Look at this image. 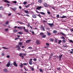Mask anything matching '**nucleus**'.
<instances>
[{
    "label": "nucleus",
    "instance_id": "nucleus-55",
    "mask_svg": "<svg viewBox=\"0 0 73 73\" xmlns=\"http://www.w3.org/2000/svg\"><path fill=\"white\" fill-rule=\"evenodd\" d=\"M8 16H11V13H9V14H8Z\"/></svg>",
    "mask_w": 73,
    "mask_h": 73
},
{
    "label": "nucleus",
    "instance_id": "nucleus-63",
    "mask_svg": "<svg viewBox=\"0 0 73 73\" xmlns=\"http://www.w3.org/2000/svg\"><path fill=\"white\" fill-rule=\"evenodd\" d=\"M26 55H27V54H23V56H26Z\"/></svg>",
    "mask_w": 73,
    "mask_h": 73
},
{
    "label": "nucleus",
    "instance_id": "nucleus-45",
    "mask_svg": "<svg viewBox=\"0 0 73 73\" xmlns=\"http://www.w3.org/2000/svg\"><path fill=\"white\" fill-rule=\"evenodd\" d=\"M20 66H21V67L23 68V64H21V65H20Z\"/></svg>",
    "mask_w": 73,
    "mask_h": 73
},
{
    "label": "nucleus",
    "instance_id": "nucleus-43",
    "mask_svg": "<svg viewBox=\"0 0 73 73\" xmlns=\"http://www.w3.org/2000/svg\"><path fill=\"white\" fill-rule=\"evenodd\" d=\"M59 17H60V15H58L56 16V17L57 18H59Z\"/></svg>",
    "mask_w": 73,
    "mask_h": 73
},
{
    "label": "nucleus",
    "instance_id": "nucleus-3",
    "mask_svg": "<svg viewBox=\"0 0 73 73\" xmlns=\"http://www.w3.org/2000/svg\"><path fill=\"white\" fill-rule=\"evenodd\" d=\"M32 60L33 59H30L29 60V64L30 65H32Z\"/></svg>",
    "mask_w": 73,
    "mask_h": 73
},
{
    "label": "nucleus",
    "instance_id": "nucleus-21",
    "mask_svg": "<svg viewBox=\"0 0 73 73\" xmlns=\"http://www.w3.org/2000/svg\"><path fill=\"white\" fill-rule=\"evenodd\" d=\"M25 32H27V33H29V32H28L29 31L28 29H26L25 30Z\"/></svg>",
    "mask_w": 73,
    "mask_h": 73
},
{
    "label": "nucleus",
    "instance_id": "nucleus-35",
    "mask_svg": "<svg viewBox=\"0 0 73 73\" xmlns=\"http://www.w3.org/2000/svg\"><path fill=\"white\" fill-rule=\"evenodd\" d=\"M8 23H9V21H7L5 23L6 25H7L8 24Z\"/></svg>",
    "mask_w": 73,
    "mask_h": 73
},
{
    "label": "nucleus",
    "instance_id": "nucleus-10",
    "mask_svg": "<svg viewBox=\"0 0 73 73\" xmlns=\"http://www.w3.org/2000/svg\"><path fill=\"white\" fill-rule=\"evenodd\" d=\"M19 56L20 57H22V59H23L24 57V56H23V55L22 54H19Z\"/></svg>",
    "mask_w": 73,
    "mask_h": 73
},
{
    "label": "nucleus",
    "instance_id": "nucleus-54",
    "mask_svg": "<svg viewBox=\"0 0 73 73\" xmlns=\"http://www.w3.org/2000/svg\"><path fill=\"white\" fill-rule=\"evenodd\" d=\"M46 45H47L48 46H49V44L48 43H46Z\"/></svg>",
    "mask_w": 73,
    "mask_h": 73
},
{
    "label": "nucleus",
    "instance_id": "nucleus-26",
    "mask_svg": "<svg viewBox=\"0 0 73 73\" xmlns=\"http://www.w3.org/2000/svg\"><path fill=\"white\" fill-rule=\"evenodd\" d=\"M55 42H56V43H57V40H58V39H57L56 38L55 39Z\"/></svg>",
    "mask_w": 73,
    "mask_h": 73
},
{
    "label": "nucleus",
    "instance_id": "nucleus-31",
    "mask_svg": "<svg viewBox=\"0 0 73 73\" xmlns=\"http://www.w3.org/2000/svg\"><path fill=\"white\" fill-rule=\"evenodd\" d=\"M19 34H20V35H22L23 34V33L22 32H19Z\"/></svg>",
    "mask_w": 73,
    "mask_h": 73
},
{
    "label": "nucleus",
    "instance_id": "nucleus-1",
    "mask_svg": "<svg viewBox=\"0 0 73 73\" xmlns=\"http://www.w3.org/2000/svg\"><path fill=\"white\" fill-rule=\"evenodd\" d=\"M36 43L37 45H40V44H41L40 41V40H37L36 41Z\"/></svg>",
    "mask_w": 73,
    "mask_h": 73
},
{
    "label": "nucleus",
    "instance_id": "nucleus-62",
    "mask_svg": "<svg viewBox=\"0 0 73 73\" xmlns=\"http://www.w3.org/2000/svg\"><path fill=\"white\" fill-rule=\"evenodd\" d=\"M18 39H19L18 38H16L15 39V40H18Z\"/></svg>",
    "mask_w": 73,
    "mask_h": 73
},
{
    "label": "nucleus",
    "instance_id": "nucleus-19",
    "mask_svg": "<svg viewBox=\"0 0 73 73\" xmlns=\"http://www.w3.org/2000/svg\"><path fill=\"white\" fill-rule=\"evenodd\" d=\"M39 70L40 72H41V73H42V72H43V70H42L41 68L39 69Z\"/></svg>",
    "mask_w": 73,
    "mask_h": 73
},
{
    "label": "nucleus",
    "instance_id": "nucleus-22",
    "mask_svg": "<svg viewBox=\"0 0 73 73\" xmlns=\"http://www.w3.org/2000/svg\"><path fill=\"white\" fill-rule=\"evenodd\" d=\"M2 48H3V49H9V48H7L5 47H2Z\"/></svg>",
    "mask_w": 73,
    "mask_h": 73
},
{
    "label": "nucleus",
    "instance_id": "nucleus-53",
    "mask_svg": "<svg viewBox=\"0 0 73 73\" xmlns=\"http://www.w3.org/2000/svg\"><path fill=\"white\" fill-rule=\"evenodd\" d=\"M24 16H28V17H29V15L27 14L25 15H24Z\"/></svg>",
    "mask_w": 73,
    "mask_h": 73
},
{
    "label": "nucleus",
    "instance_id": "nucleus-59",
    "mask_svg": "<svg viewBox=\"0 0 73 73\" xmlns=\"http://www.w3.org/2000/svg\"><path fill=\"white\" fill-rule=\"evenodd\" d=\"M5 54L4 53H2V56H4Z\"/></svg>",
    "mask_w": 73,
    "mask_h": 73
},
{
    "label": "nucleus",
    "instance_id": "nucleus-6",
    "mask_svg": "<svg viewBox=\"0 0 73 73\" xmlns=\"http://www.w3.org/2000/svg\"><path fill=\"white\" fill-rule=\"evenodd\" d=\"M3 1H4V2H5V3H10V2L8 1L7 0H3Z\"/></svg>",
    "mask_w": 73,
    "mask_h": 73
},
{
    "label": "nucleus",
    "instance_id": "nucleus-47",
    "mask_svg": "<svg viewBox=\"0 0 73 73\" xmlns=\"http://www.w3.org/2000/svg\"><path fill=\"white\" fill-rule=\"evenodd\" d=\"M28 49H32V48L31 47H29L28 48Z\"/></svg>",
    "mask_w": 73,
    "mask_h": 73
},
{
    "label": "nucleus",
    "instance_id": "nucleus-48",
    "mask_svg": "<svg viewBox=\"0 0 73 73\" xmlns=\"http://www.w3.org/2000/svg\"><path fill=\"white\" fill-rule=\"evenodd\" d=\"M19 23L20 24H23V23L21 22H19Z\"/></svg>",
    "mask_w": 73,
    "mask_h": 73
},
{
    "label": "nucleus",
    "instance_id": "nucleus-23",
    "mask_svg": "<svg viewBox=\"0 0 73 73\" xmlns=\"http://www.w3.org/2000/svg\"><path fill=\"white\" fill-rule=\"evenodd\" d=\"M46 35H44L42 37V38H45V37H46Z\"/></svg>",
    "mask_w": 73,
    "mask_h": 73
},
{
    "label": "nucleus",
    "instance_id": "nucleus-2",
    "mask_svg": "<svg viewBox=\"0 0 73 73\" xmlns=\"http://www.w3.org/2000/svg\"><path fill=\"white\" fill-rule=\"evenodd\" d=\"M48 25H49L50 27H54V24L53 23H48Z\"/></svg>",
    "mask_w": 73,
    "mask_h": 73
},
{
    "label": "nucleus",
    "instance_id": "nucleus-39",
    "mask_svg": "<svg viewBox=\"0 0 73 73\" xmlns=\"http://www.w3.org/2000/svg\"><path fill=\"white\" fill-rule=\"evenodd\" d=\"M22 28H23L22 27H19V29H20L21 30L22 29Z\"/></svg>",
    "mask_w": 73,
    "mask_h": 73
},
{
    "label": "nucleus",
    "instance_id": "nucleus-12",
    "mask_svg": "<svg viewBox=\"0 0 73 73\" xmlns=\"http://www.w3.org/2000/svg\"><path fill=\"white\" fill-rule=\"evenodd\" d=\"M32 17H33V18H36L37 17V16H36V15L35 14H34L33 15Z\"/></svg>",
    "mask_w": 73,
    "mask_h": 73
},
{
    "label": "nucleus",
    "instance_id": "nucleus-14",
    "mask_svg": "<svg viewBox=\"0 0 73 73\" xmlns=\"http://www.w3.org/2000/svg\"><path fill=\"white\" fill-rule=\"evenodd\" d=\"M31 41V40H27L26 41V43H28V42H30V41Z\"/></svg>",
    "mask_w": 73,
    "mask_h": 73
},
{
    "label": "nucleus",
    "instance_id": "nucleus-61",
    "mask_svg": "<svg viewBox=\"0 0 73 73\" xmlns=\"http://www.w3.org/2000/svg\"><path fill=\"white\" fill-rule=\"evenodd\" d=\"M10 57L9 56H8V55H7L6 57H7V58H9Z\"/></svg>",
    "mask_w": 73,
    "mask_h": 73
},
{
    "label": "nucleus",
    "instance_id": "nucleus-56",
    "mask_svg": "<svg viewBox=\"0 0 73 73\" xmlns=\"http://www.w3.org/2000/svg\"><path fill=\"white\" fill-rule=\"evenodd\" d=\"M33 60L34 61H37V59L36 58H34L33 59Z\"/></svg>",
    "mask_w": 73,
    "mask_h": 73
},
{
    "label": "nucleus",
    "instance_id": "nucleus-18",
    "mask_svg": "<svg viewBox=\"0 0 73 73\" xmlns=\"http://www.w3.org/2000/svg\"><path fill=\"white\" fill-rule=\"evenodd\" d=\"M66 17V16H63L60 17V18H61V19H64V18H65V17Z\"/></svg>",
    "mask_w": 73,
    "mask_h": 73
},
{
    "label": "nucleus",
    "instance_id": "nucleus-11",
    "mask_svg": "<svg viewBox=\"0 0 73 73\" xmlns=\"http://www.w3.org/2000/svg\"><path fill=\"white\" fill-rule=\"evenodd\" d=\"M60 33L61 34V35H62V36H66V35L65 34L63 33L62 32H60Z\"/></svg>",
    "mask_w": 73,
    "mask_h": 73
},
{
    "label": "nucleus",
    "instance_id": "nucleus-24",
    "mask_svg": "<svg viewBox=\"0 0 73 73\" xmlns=\"http://www.w3.org/2000/svg\"><path fill=\"white\" fill-rule=\"evenodd\" d=\"M23 4L24 5H26V4H27V1H24V3H23Z\"/></svg>",
    "mask_w": 73,
    "mask_h": 73
},
{
    "label": "nucleus",
    "instance_id": "nucleus-9",
    "mask_svg": "<svg viewBox=\"0 0 73 73\" xmlns=\"http://www.w3.org/2000/svg\"><path fill=\"white\" fill-rule=\"evenodd\" d=\"M41 8H42L41 7H37L36 8V9L40 11V9H41Z\"/></svg>",
    "mask_w": 73,
    "mask_h": 73
},
{
    "label": "nucleus",
    "instance_id": "nucleus-20",
    "mask_svg": "<svg viewBox=\"0 0 73 73\" xmlns=\"http://www.w3.org/2000/svg\"><path fill=\"white\" fill-rule=\"evenodd\" d=\"M50 40L51 41V42H53L54 41V39L52 38H50Z\"/></svg>",
    "mask_w": 73,
    "mask_h": 73
},
{
    "label": "nucleus",
    "instance_id": "nucleus-36",
    "mask_svg": "<svg viewBox=\"0 0 73 73\" xmlns=\"http://www.w3.org/2000/svg\"><path fill=\"white\" fill-rule=\"evenodd\" d=\"M53 55V54H52L50 56V58H51V57H52V55Z\"/></svg>",
    "mask_w": 73,
    "mask_h": 73
},
{
    "label": "nucleus",
    "instance_id": "nucleus-50",
    "mask_svg": "<svg viewBox=\"0 0 73 73\" xmlns=\"http://www.w3.org/2000/svg\"><path fill=\"white\" fill-rule=\"evenodd\" d=\"M48 36H50V33L49 32L48 33Z\"/></svg>",
    "mask_w": 73,
    "mask_h": 73
},
{
    "label": "nucleus",
    "instance_id": "nucleus-5",
    "mask_svg": "<svg viewBox=\"0 0 73 73\" xmlns=\"http://www.w3.org/2000/svg\"><path fill=\"white\" fill-rule=\"evenodd\" d=\"M11 65V63L10 62H8V63L6 65L7 67H9V66Z\"/></svg>",
    "mask_w": 73,
    "mask_h": 73
},
{
    "label": "nucleus",
    "instance_id": "nucleus-16",
    "mask_svg": "<svg viewBox=\"0 0 73 73\" xmlns=\"http://www.w3.org/2000/svg\"><path fill=\"white\" fill-rule=\"evenodd\" d=\"M40 27L41 28H42V29H43V31H45V29H44V27H43V26H40Z\"/></svg>",
    "mask_w": 73,
    "mask_h": 73
},
{
    "label": "nucleus",
    "instance_id": "nucleus-25",
    "mask_svg": "<svg viewBox=\"0 0 73 73\" xmlns=\"http://www.w3.org/2000/svg\"><path fill=\"white\" fill-rule=\"evenodd\" d=\"M3 71L4 72H7V69H4Z\"/></svg>",
    "mask_w": 73,
    "mask_h": 73
},
{
    "label": "nucleus",
    "instance_id": "nucleus-4",
    "mask_svg": "<svg viewBox=\"0 0 73 73\" xmlns=\"http://www.w3.org/2000/svg\"><path fill=\"white\" fill-rule=\"evenodd\" d=\"M13 64L15 67H17V64H16V62H13Z\"/></svg>",
    "mask_w": 73,
    "mask_h": 73
},
{
    "label": "nucleus",
    "instance_id": "nucleus-28",
    "mask_svg": "<svg viewBox=\"0 0 73 73\" xmlns=\"http://www.w3.org/2000/svg\"><path fill=\"white\" fill-rule=\"evenodd\" d=\"M62 41L63 42H64V43H65V42H66V40H65V39L63 40H62Z\"/></svg>",
    "mask_w": 73,
    "mask_h": 73
},
{
    "label": "nucleus",
    "instance_id": "nucleus-34",
    "mask_svg": "<svg viewBox=\"0 0 73 73\" xmlns=\"http://www.w3.org/2000/svg\"><path fill=\"white\" fill-rule=\"evenodd\" d=\"M3 7L1 6L0 7V10H3Z\"/></svg>",
    "mask_w": 73,
    "mask_h": 73
},
{
    "label": "nucleus",
    "instance_id": "nucleus-8",
    "mask_svg": "<svg viewBox=\"0 0 73 73\" xmlns=\"http://www.w3.org/2000/svg\"><path fill=\"white\" fill-rule=\"evenodd\" d=\"M37 13H40V14H41V15H45V13H44L43 12H40L39 13V12L37 11Z\"/></svg>",
    "mask_w": 73,
    "mask_h": 73
},
{
    "label": "nucleus",
    "instance_id": "nucleus-17",
    "mask_svg": "<svg viewBox=\"0 0 73 73\" xmlns=\"http://www.w3.org/2000/svg\"><path fill=\"white\" fill-rule=\"evenodd\" d=\"M38 2L39 3H42V0H39L38 1Z\"/></svg>",
    "mask_w": 73,
    "mask_h": 73
},
{
    "label": "nucleus",
    "instance_id": "nucleus-32",
    "mask_svg": "<svg viewBox=\"0 0 73 73\" xmlns=\"http://www.w3.org/2000/svg\"><path fill=\"white\" fill-rule=\"evenodd\" d=\"M57 32L56 31H54L53 32V33H57Z\"/></svg>",
    "mask_w": 73,
    "mask_h": 73
},
{
    "label": "nucleus",
    "instance_id": "nucleus-27",
    "mask_svg": "<svg viewBox=\"0 0 73 73\" xmlns=\"http://www.w3.org/2000/svg\"><path fill=\"white\" fill-rule=\"evenodd\" d=\"M12 3H13L14 4H16V3H17V1H13Z\"/></svg>",
    "mask_w": 73,
    "mask_h": 73
},
{
    "label": "nucleus",
    "instance_id": "nucleus-57",
    "mask_svg": "<svg viewBox=\"0 0 73 73\" xmlns=\"http://www.w3.org/2000/svg\"><path fill=\"white\" fill-rule=\"evenodd\" d=\"M32 32L33 35H35V33L34 32V31H32Z\"/></svg>",
    "mask_w": 73,
    "mask_h": 73
},
{
    "label": "nucleus",
    "instance_id": "nucleus-49",
    "mask_svg": "<svg viewBox=\"0 0 73 73\" xmlns=\"http://www.w3.org/2000/svg\"><path fill=\"white\" fill-rule=\"evenodd\" d=\"M13 32L15 33L17 32V30H14Z\"/></svg>",
    "mask_w": 73,
    "mask_h": 73
},
{
    "label": "nucleus",
    "instance_id": "nucleus-64",
    "mask_svg": "<svg viewBox=\"0 0 73 73\" xmlns=\"http://www.w3.org/2000/svg\"><path fill=\"white\" fill-rule=\"evenodd\" d=\"M71 31H72V32H73V29H72L71 30Z\"/></svg>",
    "mask_w": 73,
    "mask_h": 73
},
{
    "label": "nucleus",
    "instance_id": "nucleus-44",
    "mask_svg": "<svg viewBox=\"0 0 73 73\" xmlns=\"http://www.w3.org/2000/svg\"><path fill=\"white\" fill-rule=\"evenodd\" d=\"M57 70H61V68H57Z\"/></svg>",
    "mask_w": 73,
    "mask_h": 73
},
{
    "label": "nucleus",
    "instance_id": "nucleus-13",
    "mask_svg": "<svg viewBox=\"0 0 73 73\" xmlns=\"http://www.w3.org/2000/svg\"><path fill=\"white\" fill-rule=\"evenodd\" d=\"M30 5H31V4H29L25 6L26 8H28V7H30Z\"/></svg>",
    "mask_w": 73,
    "mask_h": 73
},
{
    "label": "nucleus",
    "instance_id": "nucleus-51",
    "mask_svg": "<svg viewBox=\"0 0 73 73\" xmlns=\"http://www.w3.org/2000/svg\"><path fill=\"white\" fill-rule=\"evenodd\" d=\"M8 29L7 28L5 29V30L6 32H7L8 31Z\"/></svg>",
    "mask_w": 73,
    "mask_h": 73
},
{
    "label": "nucleus",
    "instance_id": "nucleus-58",
    "mask_svg": "<svg viewBox=\"0 0 73 73\" xmlns=\"http://www.w3.org/2000/svg\"><path fill=\"white\" fill-rule=\"evenodd\" d=\"M48 14H49V15H50V12H49V11H48Z\"/></svg>",
    "mask_w": 73,
    "mask_h": 73
},
{
    "label": "nucleus",
    "instance_id": "nucleus-60",
    "mask_svg": "<svg viewBox=\"0 0 73 73\" xmlns=\"http://www.w3.org/2000/svg\"><path fill=\"white\" fill-rule=\"evenodd\" d=\"M31 70L33 71V70H34V68H31Z\"/></svg>",
    "mask_w": 73,
    "mask_h": 73
},
{
    "label": "nucleus",
    "instance_id": "nucleus-29",
    "mask_svg": "<svg viewBox=\"0 0 73 73\" xmlns=\"http://www.w3.org/2000/svg\"><path fill=\"white\" fill-rule=\"evenodd\" d=\"M36 16H39V17H40V18H41V15L40 14H38V15H36Z\"/></svg>",
    "mask_w": 73,
    "mask_h": 73
},
{
    "label": "nucleus",
    "instance_id": "nucleus-46",
    "mask_svg": "<svg viewBox=\"0 0 73 73\" xmlns=\"http://www.w3.org/2000/svg\"><path fill=\"white\" fill-rule=\"evenodd\" d=\"M23 65H27V63H23Z\"/></svg>",
    "mask_w": 73,
    "mask_h": 73
},
{
    "label": "nucleus",
    "instance_id": "nucleus-30",
    "mask_svg": "<svg viewBox=\"0 0 73 73\" xmlns=\"http://www.w3.org/2000/svg\"><path fill=\"white\" fill-rule=\"evenodd\" d=\"M19 45H21V46L22 45H23V43L22 42H20L19 43Z\"/></svg>",
    "mask_w": 73,
    "mask_h": 73
},
{
    "label": "nucleus",
    "instance_id": "nucleus-37",
    "mask_svg": "<svg viewBox=\"0 0 73 73\" xmlns=\"http://www.w3.org/2000/svg\"><path fill=\"white\" fill-rule=\"evenodd\" d=\"M16 48H18L17 50H19V44L17 45L16 46Z\"/></svg>",
    "mask_w": 73,
    "mask_h": 73
},
{
    "label": "nucleus",
    "instance_id": "nucleus-52",
    "mask_svg": "<svg viewBox=\"0 0 73 73\" xmlns=\"http://www.w3.org/2000/svg\"><path fill=\"white\" fill-rule=\"evenodd\" d=\"M70 42H72V43H73V40H70Z\"/></svg>",
    "mask_w": 73,
    "mask_h": 73
},
{
    "label": "nucleus",
    "instance_id": "nucleus-40",
    "mask_svg": "<svg viewBox=\"0 0 73 73\" xmlns=\"http://www.w3.org/2000/svg\"><path fill=\"white\" fill-rule=\"evenodd\" d=\"M61 42H62V41H61V40H60V41H59L58 42V44H60V43H61Z\"/></svg>",
    "mask_w": 73,
    "mask_h": 73
},
{
    "label": "nucleus",
    "instance_id": "nucleus-41",
    "mask_svg": "<svg viewBox=\"0 0 73 73\" xmlns=\"http://www.w3.org/2000/svg\"><path fill=\"white\" fill-rule=\"evenodd\" d=\"M39 35H44V33H41Z\"/></svg>",
    "mask_w": 73,
    "mask_h": 73
},
{
    "label": "nucleus",
    "instance_id": "nucleus-38",
    "mask_svg": "<svg viewBox=\"0 0 73 73\" xmlns=\"http://www.w3.org/2000/svg\"><path fill=\"white\" fill-rule=\"evenodd\" d=\"M62 55H60L59 56V58H61V57H62Z\"/></svg>",
    "mask_w": 73,
    "mask_h": 73
},
{
    "label": "nucleus",
    "instance_id": "nucleus-33",
    "mask_svg": "<svg viewBox=\"0 0 73 73\" xmlns=\"http://www.w3.org/2000/svg\"><path fill=\"white\" fill-rule=\"evenodd\" d=\"M12 9L14 11H15V9H16V8H12Z\"/></svg>",
    "mask_w": 73,
    "mask_h": 73
},
{
    "label": "nucleus",
    "instance_id": "nucleus-42",
    "mask_svg": "<svg viewBox=\"0 0 73 73\" xmlns=\"http://www.w3.org/2000/svg\"><path fill=\"white\" fill-rule=\"evenodd\" d=\"M61 38L62 39H64V40H65V38L64 37V36H62V37H61Z\"/></svg>",
    "mask_w": 73,
    "mask_h": 73
},
{
    "label": "nucleus",
    "instance_id": "nucleus-15",
    "mask_svg": "<svg viewBox=\"0 0 73 73\" xmlns=\"http://www.w3.org/2000/svg\"><path fill=\"white\" fill-rule=\"evenodd\" d=\"M24 12H25V13H27V14H29V13L28 11L25 10V11H24Z\"/></svg>",
    "mask_w": 73,
    "mask_h": 73
},
{
    "label": "nucleus",
    "instance_id": "nucleus-7",
    "mask_svg": "<svg viewBox=\"0 0 73 73\" xmlns=\"http://www.w3.org/2000/svg\"><path fill=\"white\" fill-rule=\"evenodd\" d=\"M43 5L45 7H48V5H47V3H44Z\"/></svg>",
    "mask_w": 73,
    "mask_h": 73
}]
</instances>
